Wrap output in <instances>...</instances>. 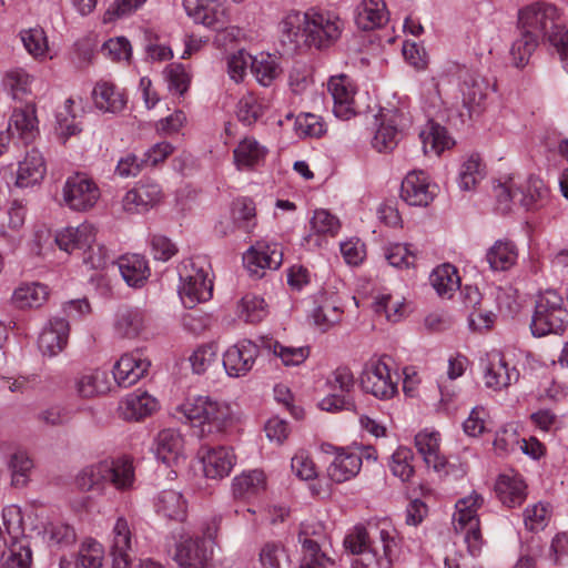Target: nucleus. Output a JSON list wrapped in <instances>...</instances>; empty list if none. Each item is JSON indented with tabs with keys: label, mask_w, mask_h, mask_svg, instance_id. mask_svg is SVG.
I'll use <instances>...</instances> for the list:
<instances>
[{
	"label": "nucleus",
	"mask_w": 568,
	"mask_h": 568,
	"mask_svg": "<svg viewBox=\"0 0 568 568\" xmlns=\"http://www.w3.org/2000/svg\"><path fill=\"white\" fill-rule=\"evenodd\" d=\"M184 440L180 432L168 428L155 438V455L169 467L176 466L183 459Z\"/></svg>",
	"instance_id": "obj_23"
},
{
	"label": "nucleus",
	"mask_w": 568,
	"mask_h": 568,
	"mask_svg": "<svg viewBox=\"0 0 568 568\" xmlns=\"http://www.w3.org/2000/svg\"><path fill=\"white\" fill-rule=\"evenodd\" d=\"M48 287L40 283H22L12 294V304L20 310L40 307L48 298Z\"/></svg>",
	"instance_id": "obj_38"
},
{
	"label": "nucleus",
	"mask_w": 568,
	"mask_h": 568,
	"mask_svg": "<svg viewBox=\"0 0 568 568\" xmlns=\"http://www.w3.org/2000/svg\"><path fill=\"white\" fill-rule=\"evenodd\" d=\"M21 40L28 52L36 58L44 55L48 50L47 37L41 28L22 31Z\"/></svg>",
	"instance_id": "obj_62"
},
{
	"label": "nucleus",
	"mask_w": 568,
	"mask_h": 568,
	"mask_svg": "<svg viewBox=\"0 0 568 568\" xmlns=\"http://www.w3.org/2000/svg\"><path fill=\"white\" fill-rule=\"evenodd\" d=\"M155 511L169 520L183 521L186 518L187 504L181 493L168 489L159 494Z\"/></svg>",
	"instance_id": "obj_30"
},
{
	"label": "nucleus",
	"mask_w": 568,
	"mask_h": 568,
	"mask_svg": "<svg viewBox=\"0 0 568 568\" xmlns=\"http://www.w3.org/2000/svg\"><path fill=\"white\" fill-rule=\"evenodd\" d=\"M151 363L140 351L124 354L113 367V378L121 387H130L149 371Z\"/></svg>",
	"instance_id": "obj_17"
},
{
	"label": "nucleus",
	"mask_w": 568,
	"mask_h": 568,
	"mask_svg": "<svg viewBox=\"0 0 568 568\" xmlns=\"http://www.w3.org/2000/svg\"><path fill=\"white\" fill-rule=\"evenodd\" d=\"M118 268L128 285L134 287L142 286L150 275L146 261L138 254L120 257Z\"/></svg>",
	"instance_id": "obj_37"
},
{
	"label": "nucleus",
	"mask_w": 568,
	"mask_h": 568,
	"mask_svg": "<svg viewBox=\"0 0 568 568\" xmlns=\"http://www.w3.org/2000/svg\"><path fill=\"white\" fill-rule=\"evenodd\" d=\"M499 500L507 507H516L526 499V485L518 476L500 475L495 484Z\"/></svg>",
	"instance_id": "obj_34"
},
{
	"label": "nucleus",
	"mask_w": 568,
	"mask_h": 568,
	"mask_svg": "<svg viewBox=\"0 0 568 568\" xmlns=\"http://www.w3.org/2000/svg\"><path fill=\"white\" fill-rule=\"evenodd\" d=\"M415 446L423 456L427 467L442 471L446 466L445 457L439 455V434L436 432H420L415 436Z\"/></svg>",
	"instance_id": "obj_31"
},
{
	"label": "nucleus",
	"mask_w": 568,
	"mask_h": 568,
	"mask_svg": "<svg viewBox=\"0 0 568 568\" xmlns=\"http://www.w3.org/2000/svg\"><path fill=\"white\" fill-rule=\"evenodd\" d=\"M266 150L256 140L243 139L234 149V162L237 169H251L263 161Z\"/></svg>",
	"instance_id": "obj_42"
},
{
	"label": "nucleus",
	"mask_w": 568,
	"mask_h": 568,
	"mask_svg": "<svg viewBox=\"0 0 568 568\" xmlns=\"http://www.w3.org/2000/svg\"><path fill=\"white\" fill-rule=\"evenodd\" d=\"M78 112L74 110V100L69 98L57 112V130L64 138L74 135L81 131L79 123L75 121Z\"/></svg>",
	"instance_id": "obj_54"
},
{
	"label": "nucleus",
	"mask_w": 568,
	"mask_h": 568,
	"mask_svg": "<svg viewBox=\"0 0 568 568\" xmlns=\"http://www.w3.org/2000/svg\"><path fill=\"white\" fill-rule=\"evenodd\" d=\"M183 6L195 22L216 31L226 29L230 22L226 9L213 1L203 4L200 0H183Z\"/></svg>",
	"instance_id": "obj_19"
},
{
	"label": "nucleus",
	"mask_w": 568,
	"mask_h": 568,
	"mask_svg": "<svg viewBox=\"0 0 568 568\" xmlns=\"http://www.w3.org/2000/svg\"><path fill=\"white\" fill-rule=\"evenodd\" d=\"M413 457L412 449L398 447L392 455L390 470L393 475L400 478L403 481H408L414 474V467L410 464Z\"/></svg>",
	"instance_id": "obj_59"
},
{
	"label": "nucleus",
	"mask_w": 568,
	"mask_h": 568,
	"mask_svg": "<svg viewBox=\"0 0 568 568\" xmlns=\"http://www.w3.org/2000/svg\"><path fill=\"white\" fill-rule=\"evenodd\" d=\"M69 323L61 317H54L50 321L39 336V348L44 355L54 356L62 352L68 343Z\"/></svg>",
	"instance_id": "obj_24"
},
{
	"label": "nucleus",
	"mask_w": 568,
	"mask_h": 568,
	"mask_svg": "<svg viewBox=\"0 0 568 568\" xmlns=\"http://www.w3.org/2000/svg\"><path fill=\"white\" fill-rule=\"evenodd\" d=\"M158 408V400L146 392L129 394L120 404L121 416L126 420H140Z\"/></svg>",
	"instance_id": "obj_27"
},
{
	"label": "nucleus",
	"mask_w": 568,
	"mask_h": 568,
	"mask_svg": "<svg viewBox=\"0 0 568 568\" xmlns=\"http://www.w3.org/2000/svg\"><path fill=\"white\" fill-rule=\"evenodd\" d=\"M103 548L97 541L84 542L77 557L79 568H101L103 562Z\"/></svg>",
	"instance_id": "obj_61"
},
{
	"label": "nucleus",
	"mask_w": 568,
	"mask_h": 568,
	"mask_svg": "<svg viewBox=\"0 0 568 568\" xmlns=\"http://www.w3.org/2000/svg\"><path fill=\"white\" fill-rule=\"evenodd\" d=\"M74 388L81 398L105 394L110 389L109 375L100 369L83 373L74 379Z\"/></svg>",
	"instance_id": "obj_33"
},
{
	"label": "nucleus",
	"mask_w": 568,
	"mask_h": 568,
	"mask_svg": "<svg viewBox=\"0 0 568 568\" xmlns=\"http://www.w3.org/2000/svg\"><path fill=\"white\" fill-rule=\"evenodd\" d=\"M182 284L179 294L186 308H193L199 303L206 302L212 297L213 283L207 272L196 266L194 262L184 266V273L180 274Z\"/></svg>",
	"instance_id": "obj_7"
},
{
	"label": "nucleus",
	"mask_w": 568,
	"mask_h": 568,
	"mask_svg": "<svg viewBox=\"0 0 568 568\" xmlns=\"http://www.w3.org/2000/svg\"><path fill=\"white\" fill-rule=\"evenodd\" d=\"M518 253L515 244L508 240H498L488 250L486 260L494 271H507L517 261Z\"/></svg>",
	"instance_id": "obj_41"
},
{
	"label": "nucleus",
	"mask_w": 568,
	"mask_h": 568,
	"mask_svg": "<svg viewBox=\"0 0 568 568\" xmlns=\"http://www.w3.org/2000/svg\"><path fill=\"white\" fill-rule=\"evenodd\" d=\"M161 200V186L155 182L144 181L126 192L122 205L129 213H143L159 204Z\"/></svg>",
	"instance_id": "obj_18"
},
{
	"label": "nucleus",
	"mask_w": 568,
	"mask_h": 568,
	"mask_svg": "<svg viewBox=\"0 0 568 568\" xmlns=\"http://www.w3.org/2000/svg\"><path fill=\"white\" fill-rule=\"evenodd\" d=\"M568 326V310L562 297L554 290L541 293L535 305L531 318V333L542 337L549 334L560 335Z\"/></svg>",
	"instance_id": "obj_4"
},
{
	"label": "nucleus",
	"mask_w": 568,
	"mask_h": 568,
	"mask_svg": "<svg viewBox=\"0 0 568 568\" xmlns=\"http://www.w3.org/2000/svg\"><path fill=\"white\" fill-rule=\"evenodd\" d=\"M30 82V75L20 68L8 70L3 77V84L11 91L14 99L19 98V94L29 92Z\"/></svg>",
	"instance_id": "obj_63"
},
{
	"label": "nucleus",
	"mask_w": 568,
	"mask_h": 568,
	"mask_svg": "<svg viewBox=\"0 0 568 568\" xmlns=\"http://www.w3.org/2000/svg\"><path fill=\"white\" fill-rule=\"evenodd\" d=\"M317 303L313 312L314 323L320 329L325 332L339 322L342 311L336 304L334 296L327 297L325 294H322Z\"/></svg>",
	"instance_id": "obj_47"
},
{
	"label": "nucleus",
	"mask_w": 568,
	"mask_h": 568,
	"mask_svg": "<svg viewBox=\"0 0 568 568\" xmlns=\"http://www.w3.org/2000/svg\"><path fill=\"white\" fill-rule=\"evenodd\" d=\"M459 90L463 106L468 111V116L479 114L487 99L488 83L479 74L469 70H462Z\"/></svg>",
	"instance_id": "obj_12"
},
{
	"label": "nucleus",
	"mask_w": 568,
	"mask_h": 568,
	"mask_svg": "<svg viewBox=\"0 0 568 568\" xmlns=\"http://www.w3.org/2000/svg\"><path fill=\"white\" fill-rule=\"evenodd\" d=\"M16 130L18 135L24 141H31L38 133V119L34 104H26L22 108H16L9 121L8 132Z\"/></svg>",
	"instance_id": "obj_32"
},
{
	"label": "nucleus",
	"mask_w": 568,
	"mask_h": 568,
	"mask_svg": "<svg viewBox=\"0 0 568 568\" xmlns=\"http://www.w3.org/2000/svg\"><path fill=\"white\" fill-rule=\"evenodd\" d=\"M307 11L290 10L283 14L277 24L278 41L287 53L307 49L306 26Z\"/></svg>",
	"instance_id": "obj_9"
},
{
	"label": "nucleus",
	"mask_w": 568,
	"mask_h": 568,
	"mask_svg": "<svg viewBox=\"0 0 568 568\" xmlns=\"http://www.w3.org/2000/svg\"><path fill=\"white\" fill-rule=\"evenodd\" d=\"M484 165L478 154H471L462 164L459 172V186L469 191L484 178Z\"/></svg>",
	"instance_id": "obj_53"
},
{
	"label": "nucleus",
	"mask_w": 568,
	"mask_h": 568,
	"mask_svg": "<svg viewBox=\"0 0 568 568\" xmlns=\"http://www.w3.org/2000/svg\"><path fill=\"white\" fill-rule=\"evenodd\" d=\"M419 138L423 143L424 152H434L439 155L446 149H450L455 141L448 134L445 126L435 121H428L425 128L420 131Z\"/></svg>",
	"instance_id": "obj_35"
},
{
	"label": "nucleus",
	"mask_w": 568,
	"mask_h": 568,
	"mask_svg": "<svg viewBox=\"0 0 568 568\" xmlns=\"http://www.w3.org/2000/svg\"><path fill=\"white\" fill-rule=\"evenodd\" d=\"M515 196H519V204L526 210H535L542 205L548 196V190L542 181L529 178L526 189L516 187Z\"/></svg>",
	"instance_id": "obj_49"
},
{
	"label": "nucleus",
	"mask_w": 568,
	"mask_h": 568,
	"mask_svg": "<svg viewBox=\"0 0 568 568\" xmlns=\"http://www.w3.org/2000/svg\"><path fill=\"white\" fill-rule=\"evenodd\" d=\"M388 21L384 0H363L355 10V23L363 31L383 27Z\"/></svg>",
	"instance_id": "obj_26"
},
{
	"label": "nucleus",
	"mask_w": 568,
	"mask_h": 568,
	"mask_svg": "<svg viewBox=\"0 0 568 568\" xmlns=\"http://www.w3.org/2000/svg\"><path fill=\"white\" fill-rule=\"evenodd\" d=\"M305 28L307 49L322 50L337 41L342 33L343 22L329 12L310 10Z\"/></svg>",
	"instance_id": "obj_6"
},
{
	"label": "nucleus",
	"mask_w": 568,
	"mask_h": 568,
	"mask_svg": "<svg viewBox=\"0 0 568 568\" xmlns=\"http://www.w3.org/2000/svg\"><path fill=\"white\" fill-rule=\"evenodd\" d=\"M329 384L333 390H341L342 394L333 393L320 403V407L323 410L336 412L341 409H347L352 405L348 396L344 395L349 393L354 386V376L349 368L338 367L329 379Z\"/></svg>",
	"instance_id": "obj_20"
},
{
	"label": "nucleus",
	"mask_w": 568,
	"mask_h": 568,
	"mask_svg": "<svg viewBox=\"0 0 568 568\" xmlns=\"http://www.w3.org/2000/svg\"><path fill=\"white\" fill-rule=\"evenodd\" d=\"M519 377L518 371L509 368L503 357L495 361L491 359L485 368V384L489 388L501 389L509 386L513 382H517Z\"/></svg>",
	"instance_id": "obj_40"
},
{
	"label": "nucleus",
	"mask_w": 568,
	"mask_h": 568,
	"mask_svg": "<svg viewBox=\"0 0 568 568\" xmlns=\"http://www.w3.org/2000/svg\"><path fill=\"white\" fill-rule=\"evenodd\" d=\"M399 132L393 120L382 121L372 140V146L379 153L390 152L397 145Z\"/></svg>",
	"instance_id": "obj_55"
},
{
	"label": "nucleus",
	"mask_w": 568,
	"mask_h": 568,
	"mask_svg": "<svg viewBox=\"0 0 568 568\" xmlns=\"http://www.w3.org/2000/svg\"><path fill=\"white\" fill-rule=\"evenodd\" d=\"M312 535H316V531H311L308 526L303 525L298 534V541L303 548V559L300 568H326L329 559L321 551L318 541L313 539Z\"/></svg>",
	"instance_id": "obj_36"
},
{
	"label": "nucleus",
	"mask_w": 568,
	"mask_h": 568,
	"mask_svg": "<svg viewBox=\"0 0 568 568\" xmlns=\"http://www.w3.org/2000/svg\"><path fill=\"white\" fill-rule=\"evenodd\" d=\"M359 383L365 393L378 399H389L397 393V382L393 379L388 365L382 359L365 367Z\"/></svg>",
	"instance_id": "obj_10"
},
{
	"label": "nucleus",
	"mask_w": 568,
	"mask_h": 568,
	"mask_svg": "<svg viewBox=\"0 0 568 568\" xmlns=\"http://www.w3.org/2000/svg\"><path fill=\"white\" fill-rule=\"evenodd\" d=\"M245 267L251 275L261 277L263 270H276L283 261V252L277 244L256 243L243 256Z\"/></svg>",
	"instance_id": "obj_13"
},
{
	"label": "nucleus",
	"mask_w": 568,
	"mask_h": 568,
	"mask_svg": "<svg viewBox=\"0 0 568 568\" xmlns=\"http://www.w3.org/2000/svg\"><path fill=\"white\" fill-rule=\"evenodd\" d=\"M362 467V455L343 448L336 454L327 468L329 478L335 483H344L355 477Z\"/></svg>",
	"instance_id": "obj_28"
},
{
	"label": "nucleus",
	"mask_w": 568,
	"mask_h": 568,
	"mask_svg": "<svg viewBox=\"0 0 568 568\" xmlns=\"http://www.w3.org/2000/svg\"><path fill=\"white\" fill-rule=\"evenodd\" d=\"M537 45L538 39L536 36L520 30V37L515 40L510 49L515 65L518 68L526 65Z\"/></svg>",
	"instance_id": "obj_58"
},
{
	"label": "nucleus",
	"mask_w": 568,
	"mask_h": 568,
	"mask_svg": "<svg viewBox=\"0 0 568 568\" xmlns=\"http://www.w3.org/2000/svg\"><path fill=\"white\" fill-rule=\"evenodd\" d=\"M251 71L262 85L268 87L280 75L281 68L275 57L261 52L252 55Z\"/></svg>",
	"instance_id": "obj_44"
},
{
	"label": "nucleus",
	"mask_w": 568,
	"mask_h": 568,
	"mask_svg": "<svg viewBox=\"0 0 568 568\" xmlns=\"http://www.w3.org/2000/svg\"><path fill=\"white\" fill-rule=\"evenodd\" d=\"M8 466L11 470L12 485L23 487L28 483V476L33 468V462L26 452L18 450L9 459Z\"/></svg>",
	"instance_id": "obj_57"
},
{
	"label": "nucleus",
	"mask_w": 568,
	"mask_h": 568,
	"mask_svg": "<svg viewBox=\"0 0 568 568\" xmlns=\"http://www.w3.org/2000/svg\"><path fill=\"white\" fill-rule=\"evenodd\" d=\"M62 193L65 205L78 212L92 209L100 197L99 187L84 173H75L69 176Z\"/></svg>",
	"instance_id": "obj_8"
},
{
	"label": "nucleus",
	"mask_w": 568,
	"mask_h": 568,
	"mask_svg": "<svg viewBox=\"0 0 568 568\" xmlns=\"http://www.w3.org/2000/svg\"><path fill=\"white\" fill-rule=\"evenodd\" d=\"M261 346L282 359L285 366L301 365L310 355L308 347L284 346L273 338H261Z\"/></svg>",
	"instance_id": "obj_45"
},
{
	"label": "nucleus",
	"mask_w": 568,
	"mask_h": 568,
	"mask_svg": "<svg viewBox=\"0 0 568 568\" xmlns=\"http://www.w3.org/2000/svg\"><path fill=\"white\" fill-rule=\"evenodd\" d=\"M263 102L254 94L244 95L237 103L236 115L244 125L254 124L264 113Z\"/></svg>",
	"instance_id": "obj_56"
},
{
	"label": "nucleus",
	"mask_w": 568,
	"mask_h": 568,
	"mask_svg": "<svg viewBox=\"0 0 568 568\" xmlns=\"http://www.w3.org/2000/svg\"><path fill=\"white\" fill-rule=\"evenodd\" d=\"M203 470L207 478L222 479L230 475L235 465V455L231 448L224 446H202L199 450Z\"/></svg>",
	"instance_id": "obj_15"
},
{
	"label": "nucleus",
	"mask_w": 568,
	"mask_h": 568,
	"mask_svg": "<svg viewBox=\"0 0 568 568\" xmlns=\"http://www.w3.org/2000/svg\"><path fill=\"white\" fill-rule=\"evenodd\" d=\"M43 535L50 546L60 549L72 546L77 540L74 528L61 521L48 523L43 528Z\"/></svg>",
	"instance_id": "obj_50"
},
{
	"label": "nucleus",
	"mask_w": 568,
	"mask_h": 568,
	"mask_svg": "<svg viewBox=\"0 0 568 568\" xmlns=\"http://www.w3.org/2000/svg\"><path fill=\"white\" fill-rule=\"evenodd\" d=\"M94 242V226L83 223L78 227H67L55 236V243L60 250L72 253L75 250H83L85 245Z\"/></svg>",
	"instance_id": "obj_29"
},
{
	"label": "nucleus",
	"mask_w": 568,
	"mask_h": 568,
	"mask_svg": "<svg viewBox=\"0 0 568 568\" xmlns=\"http://www.w3.org/2000/svg\"><path fill=\"white\" fill-rule=\"evenodd\" d=\"M265 489V476L261 470L243 473L235 477L232 484V491L235 498L246 499L257 495Z\"/></svg>",
	"instance_id": "obj_43"
},
{
	"label": "nucleus",
	"mask_w": 568,
	"mask_h": 568,
	"mask_svg": "<svg viewBox=\"0 0 568 568\" xmlns=\"http://www.w3.org/2000/svg\"><path fill=\"white\" fill-rule=\"evenodd\" d=\"M435 189L424 171H412L402 182L400 197L408 205L427 206L435 197Z\"/></svg>",
	"instance_id": "obj_14"
},
{
	"label": "nucleus",
	"mask_w": 568,
	"mask_h": 568,
	"mask_svg": "<svg viewBox=\"0 0 568 568\" xmlns=\"http://www.w3.org/2000/svg\"><path fill=\"white\" fill-rule=\"evenodd\" d=\"M31 560L32 551L26 539L16 540L1 551V568H29Z\"/></svg>",
	"instance_id": "obj_48"
},
{
	"label": "nucleus",
	"mask_w": 568,
	"mask_h": 568,
	"mask_svg": "<svg viewBox=\"0 0 568 568\" xmlns=\"http://www.w3.org/2000/svg\"><path fill=\"white\" fill-rule=\"evenodd\" d=\"M483 497L477 493L459 499L456 503V513L453 518L456 531L465 535V542L471 556H477L483 545L479 519L477 517V510L483 505Z\"/></svg>",
	"instance_id": "obj_5"
},
{
	"label": "nucleus",
	"mask_w": 568,
	"mask_h": 568,
	"mask_svg": "<svg viewBox=\"0 0 568 568\" xmlns=\"http://www.w3.org/2000/svg\"><path fill=\"white\" fill-rule=\"evenodd\" d=\"M327 88L334 101L335 115L343 120L354 115V89L348 78L346 75L332 77Z\"/></svg>",
	"instance_id": "obj_22"
},
{
	"label": "nucleus",
	"mask_w": 568,
	"mask_h": 568,
	"mask_svg": "<svg viewBox=\"0 0 568 568\" xmlns=\"http://www.w3.org/2000/svg\"><path fill=\"white\" fill-rule=\"evenodd\" d=\"M134 481V468L128 457L102 460L83 468L77 476V485L83 491H101L105 484L116 489H128Z\"/></svg>",
	"instance_id": "obj_3"
},
{
	"label": "nucleus",
	"mask_w": 568,
	"mask_h": 568,
	"mask_svg": "<svg viewBox=\"0 0 568 568\" xmlns=\"http://www.w3.org/2000/svg\"><path fill=\"white\" fill-rule=\"evenodd\" d=\"M47 172L45 161L41 152L31 149L19 163L16 184L19 187H29L38 184Z\"/></svg>",
	"instance_id": "obj_25"
},
{
	"label": "nucleus",
	"mask_w": 568,
	"mask_h": 568,
	"mask_svg": "<svg viewBox=\"0 0 568 568\" xmlns=\"http://www.w3.org/2000/svg\"><path fill=\"white\" fill-rule=\"evenodd\" d=\"M143 325L142 313L138 310L123 308L116 314L115 331L123 337H135Z\"/></svg>",
	"instance_id": "obj_52"
},
{
	"label": "nucleus",
	"mask_w": 568,
	"mask_h": 568,
	"mask_svg": "<svg viewBox=\"0 0 568 568\" xmlns=\"http://www.w3.org/2000/svg\"><path fill=\"white\" fill-rule=\"evenodd\" d=\"M132 532L128 520L119 517L113 527V538L110 547L112 568H131Z\"/></svg>",
	"instance_id": "obj_21"
},
{
	"label": "nucleus",
	"mask_w": 568,
	"mask_h": 568,
	"mask_svg": "<svg viewBox=\"0 0 568 568\" xmlns=\"http://www.w3.org/2000/svg\"><path fill=\"white\" fill-rule=\"evenodd\" d=\"M165 78L169 82V89L183 95L191 83V74L182 63H171L165 70Z\"/></svg>",
	"instance_id": "obj_60"
},
{
	"label": "nucleus",
	"mask_w": 568,
	"mask_h": 568,
	"mask_svg": "<svg viewBox=\"0 0 568 568\" xmlns=\"http://www.w3.org/2000/svg\"><path fill=\"white\" fill-rule=\"evenodd\" d=\"M178 412L194 428L201 437L221 434L233 424L231 407L210 396H193L178 406Z\"/></svg>",
	"instance_id": "obj_2"
},
{
	"label": "nucleus",
	"mask_w": 568,
	"mask_h": 568,
	"mask_svg": "<svg viewBox=\"0 0 568 568\" xmlns=\"http://www.w3.org/2000/svg\"><path fill=\"white\" fill-rule=\"evenodd\" d=\"M211 541L205 538H185L176 545L174 560L181 568H205L211 556Z\"/></svg>",
	"instance_id": "obj_16"
},
{
	"label": "nucleus",
	"mask_w": 568,
	"mask_h": 568,
	"mask_svg": "<svg viewBox=\"0 0 568 568\" xmlns=\"http://www.w3.org/2000/svg\"><path fill=\"white\" fill-rule=\"evenodd\" d=\"M429 282L440 296H452L459 286V276L455 266L443 264L429 275Z\"/></svg>",
	"instance_id": "obj_46"
},
{
	"label": "nucleus",
	"mask_w": 568,
	"mask_h": 568,
	"mask_svg": "<svg viewBox=\"0 0 568 568\" xmlns=\"http://www.w3.org/2000/svg\"><path fill=\"white\" fill-rule=\"evenodd\" d=\"M346 550L357 557L353 568H392L398 542L390 527L355 526L344 539Z\"/></svg>",
	"instance_id": "obj_1"
},
{
	"label": "nucleus",
	"mask_w": 568,
	"mask_h": 568,
	"mask_svg": "<svg viewBox=\"0 0 568 568\" xmlns=\"http://www.w3.org/2000/svg\"><path fill=\"white\" fill-rule=\"evenodd\" d=\"M94 104L98 109L110 112H121L125 104L126 99L124 94L116 90V88L108 82H99L92 92Z\"/></svg>",
	"instance_id": "obj_39"
},
{
	"label": "nucleus",
	"mask_w": 568,
	"mask_h": 568,
	"mask_svg": "<svg viewBox=\"0 0 568 568\" xmlns=\"http://www.w3.org/2000/svg\"><path fill=\"white\" fill-rule=\"evenodd\" d=\"M266 304L262 297L247 294L239 303L237 315L246 323H258L266 316Z\"/></svg>",
	"instance_id": "obj_51"
},
{
	"label": "nucleus",
	"mask_w": 568,
	"mask_h": 568,
	"mask_svg": "<svg viewBox=\"0 0 568 568\" xmlns=\"http://www.w3.org/2000/svg\"><path fill=\"white\" fill-rule=\"evenodd\" d=\"M260 354V346L243 339L229 347L223 355V366L230 377L245 376L254 366Z\"/></svg>",
	"instance_id": "obj_11"
},
{
	"label": "nucleus",
	"mask_w": 568,
	"mask_h": 568,
	"mask_svg": "<svg viewBox=\"0 0 568 568\" xmlns=\"http://www.w3.org/2000/svg\"><path fill=\"white\" fill-rule=\"evenodd\" d=\"M217 348L214 344H205L197 347L190 357L193 371L196 374L204 373L216 362Z\"/></svg>",
	"instance_id": "obj_64"
}]
</instances>
